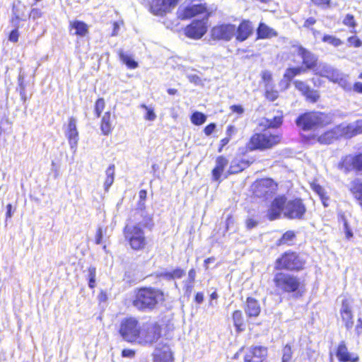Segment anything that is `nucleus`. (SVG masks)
Instances as JSON below:
<instances>
[{"label": "nucleus", "mask_w": 362, "mask_h": 362, "mask_svg": "<svg viewBox=\"0 0 362 362\" xmlns=\"http://www.w3.org/2000/svg\"><path fill=\"white\" fill-rule=\"evenodd\" d=\"M306 72V68L303 66L288 68L284 72V78L292 80L295 76Z\"/></svg>", "instance_id": "obj_31"}, {"label": "nucleus", "mask_w": 362, "mask_h": 362, "mask_svg": "<svg viewBox=\"0 0 362 362\" xmlns=\"http://www.w3.org/2000/svg\"><path fill=\"white\" fill-rule=\"evenodd\" d=\"M122 356L124 358H132L135 356V351L132 349H124L122 351Z\"/></svg>", "instance_id": "obj_56"}, {"label": "nucleus", "mask_w": 362, "mask_h": 362, "mask_svg": "<svg viewBox=\"0 0 362 362\" xmlns=\"http://www.w3.org/2000/svg\"><path fill=\"white\" fill-rule=\"evenodd\" d=\"M237 130L236 128L232 125H230L228 127L226 130V135L227 137H229L230 139L233 135H234L236 133Z\"/></svg>", "instance_id": "obj_63"}, {"label": "nucleus", "mask_w": 362, "mask_h": 362, "mask_svg": "<svg viewBox=\"0 0 362 362\" xmlns=\"http://www.w3.org/2000/svg\"><path fill=\"white\" fill-rule=\"evenodd\" d=\"M276 287L286 293L296 291L300 286V280L296 276L287 273H277L274 278Z\"/></svg>", "instance_id": "obj_7"}, {"label": "nucleus", "mask_w": 362, "mask_h": 362, "mask_svg": "<svg viewBox=\"0 0 362 362\" xmlns=\"http://www.w3.org/2000/svg\"><path fill=\"white\" fill-rule=\"evenodd\" d=\"M262 80L264 82V88L268 86L274 85L273 83L272 74L268 70L262 71L261 73Z\"/></svg>", "instance_id": "obj_43"}, {"label": "nucleus", "mask_w": 362, "mask_h": 362, "mask_svg": "<svg viewBox=\"0 0 362 362\" xmlns=\"http://www.w3.org/2000/svg\"><path fill=\"white\" fill-rule=\"evenodd\" d=\"M253 28L251 22L249 21H243L236 28L235 38L239 42H243L247 40L252 33Z\"/></svg>", "instance_id": "obj_19"}, {"label": "nucleus", "mask_w": 362, "mask_h": 362, "mask_svg": "<svg viewBox=\"0 0 362 362\" xmlns=\"http://www.w3.org/2000/svg\"><path fill=\"white\" fill-rule=\"evenodd\" d=\"M18 36H19V35H18V29H14L10 33V35L8 36V40L11 42H16L18 40Z\"/></svg>", "instance_id": "obj_55"}, {"label": "nucleus", "mask_w": 362, "mask_h": 362, "mask_svg": "<svg viewBox=\"0 0 362 362\" xmlns=\"http://www.w3.org/2000/svg\"><path fill=\"white\" fill-rule=\"evenodd\" d=\"M173 6L168 0H153L151 5V12L157 16H163L168 12Z\"/></svg>", "instance_id": "obj_20"}, {"label": "nucleus", "mask_w": 362, "mask_h": 362, "mask_svg": "<svg viewBox=\"0 0 362 362\" xmlns=\"http://www.w3.org/2000/svg\"><path fill=\"white\" fill-rule=\"evenodd\" d=\"M71 26L73 29H75V35L84 36L88 32L87 25L79 21H75L71 23Z\"/></svg>", "instance_id": "obj_30"}, {"label": "nucleus", "mask_w": 362, "mask_h": 362, "mask_svg": "<svg viewBox=\"0 0 362 362\" xmlns=\"http://www.w3.org/2000/svg\"><path fill=\"white\" fill-rule=\"evenodd\" d=\"M291 79H288L287 78H284V76H283V78L280 81L279 83V87L281 90H286L288 89L290 86V82Z\"/></svg>", "instance_id": "obj_53"}, {"label": "nucleus", "mask_w": 362, "mask_h": 362, "mask_svg": "<svg viewBox=\"0 0 362 362\" xmlns=\"http://www.w3.org/2000/svg\"><path fill=\"white\" fill-rule=\"evenodd\" d=\"M100 129L103 134L108 135L112 132V124L110 122V112H106L101 121Z\"/></svg>", "instance_id": "obj_28"}, {"label": "nucleus", "mask_w": 362, "mask_h": 362, "mask_svg": "<svg viewBox=\"0 0 362 362\" xmlns=\"http://www.w3.org/2000/svg\"><path fill=\"white\" fill-rule=\"evenodd\" d=\"M105 106V100L103 98H99L96 100L95 104V114L97 117H99L101 112L103 111Z\"/></svg>", "instance_id": "obj_46"}, {"label": "nucleus", "mask_w": 362, "mask_h": 362, "mask_svg": "<svg viewBox=\"0 0 362 362\" xmlns=\"http://www.w3.org/2000/svg\"><path fill=\"white\" fill-rule=\"evenodd\" d=\"M160 337V327L156 324L148 325L141 328L138 343L143 345L152 344Z\"/></svg>", "instance_id": "obj_11"}, {"label": "nucleus", "mask_w": 362, "mask_h": 362, "mask_svg": "<svg viewBox=\"0 0 362 362\" xmlns=\"http://www.w3.org/2000/svg\"><path fill=\"white\" fill-rule=\"evenodd\" d=\"M170 348L166 344H158L153 354V362H173Z\"/></svg>", "instance_id": "obj_16"}, {"label": "nucleus", "mask_w": 362, "mask_h": 362, "mask_svg": "<svg viewBox=\"0 0 362 362\" xmlns=\"http://www.w3.org/2000/svg\"><path fill=\"white\" fill-rule=\"evenodd\" d=\"M206 12V6L201 3L193 4L186 6L183 10V18H189L197 14H202Z\"/></svg>", "instance_id": "obj_23"}, {"label": "nucleus", "mask_w": 362, "mask_h": 362, "mask_svg": "<svg viewBox=\"0 0 362 362\" xmlns=\"http://www.w3.org/2000/svg\"><path fill=\"white\" fill-rule=\"evenodd\" d=\"M336 355L338 360L341 362H357L358 361V356H352V355L348 351L344 341H341L339 344Z\"/></svg>", "instance_id": "obj_21"}, {"label": "nucleus", "mask_w": 362, "mask_h": 362, "mask_svg": "<svg viewBox=\"0 0 362 362\" xmlns=\"http://www.w3.org/2000/svg\"><path fill=\"white\" fill-rule=\"evenodd\" d=\"M343 23L346 25V26H349L353 29H354L356 26V23L355 21V19H354V17L353 15H351V14H347L344 20H343Z\"/></svg>", "instance_id": "obj_48"}, {"label": "nucleus", "mask_w": 362, "mask_h": 362, "mask_svg": "<svg viewBox=\"0 0 362 362\" xmlns=\"http://www.w3.org/2000/svg\"><path fill=\"white\" fill-rule=\"evenodd\" d=\"M206 117L202 112H195L191 116V122L195 125H201L206 122Z\"/></svg>", "instance_id": "obj_38"}, {"label": "nucleus", "mask_w": 362, "mask_h": 362, "mask_svg": "<svg viewBox=\"0 0 362 362\" xmlns=\"http://www.w3.org/2000/svg\"><path fill=\"white\" fill-rule=\"evenodd\" d=\"M267 355V349L264 346H257L251 347L250 353L245 356V362H262Z\"/></svg>", "instance_id": "obj_18"}, {"label": "nucleus", "mask_w": 362, "mask_h": 362, "mask_svg": "<svg viewBox=\"0 0 362 362\" xmlns=\"http://www.w3.org/2000/svg\"><path fill=\"white\" fill-rule=\"evenodd\" d=\"M282 123V117L281 116L274 117L272 119H264L260 122L259 125L268 129L276 128Z\"/></svg>", "instance_id": "obj_27"}, {"label": "nucleus", "mask_w": 362, "mask_h": 362, "mask_svg": "<svg viewBox=\"0 0 362 362\" xmlns=\"http://www.w3.org/2000/svg\"><path fill=\"white\" fill-rule=\"evenodd\" d=\"M258 38H272L277 36V33L266 24L261 23L257 30Z\"/></svg>", "instance_id": "obj_26"}, {"label": "nucleus", "mask_w": 362, "mask_h": 362, "mask_svg": "<svg viewBox=\"0 0 362 362\" xmlns=\"http://www.w3.org/2000/svg\"><path fill=\"white\" fill-rule=\"evenodd\" d=\"M322 40L324 42L328 43L334 46V47H338L343 45V41L334 35H325Z\"/></svg>", "instance_id": "obj_36"}, {"label": "nucleus", "mask_w": 362, "mask_h": 362, "mask_svg": "<svg viewBox=\"0 0 362 362\" xmlns=\"http://www.w3.org/2000/svg\"><path fill=\"white\" fill-rule=\"evenodd\" d=\"M106 174V179L104 182V187L106 191L108 190V189L110 187V186L112 185L114 182V176H115V165H110L105 172Z\"/></svg>", "instance_id": "obj_32"}, {"label": "nucleus", "mask_w": 362, "mask_h": 362, "mask_svg": "<svg viewBox=\"0 0 362 362\" xmlns=\"http://www.w3.org/2000/svg\"><path fill=\"white\" fill-rule=\"evenodd\" d=\"M76 119L71 117L69 118L68 124L65 128L64 134L69 141L71 149L74 152L76 151L79 136L76 127Z\"/></svg>", "instance_id": "obj_14"}, {"label": "nucleus", "mask_w": 362, "mask_h": 362, "mask_svg": "<svg viewBox=\"0 0 362 362\" xmlns=\"http://www.w3.org/2000/svg\"><path fill=\"white\" fill-rule=\"evenodd\" d=\"M185 274V271L180 268H176L172 270L173 280L182 278Z\"/></svg>", "instance_id": "obj_51"}, {"label": "nucleus", "mask_w": 362, "mask_h": 362, "mask_svg": "<svg viewBox=\"0 0 362 362\" xmlns=\"http://www.w3.org/2000/svg\"><path fill=\"white\" fill-rule=\"evenodd\" d=\"M236 34V27L232 24H222L214 27L211 35L214 40L229 41Z\"/></svg>", "instance_id": "obj_12"}, {"label": "nucleus", "mask_w": 362, "mask_h": 362, "mask_svg": "<svg viewBox=\"0 0 362 362\" xmlns=\"http://www.w3.org/2000/svg\"><path fill=\"white\" fill-rule=\"evenodd\" d=\"M306 211L302 200L296 199L287 200L284 196L276 197L272 202L267 216L273 221L279 218L283 212L285 217L290 219H300Z\"/></svg>", "instance_id": "obj_2"}, {"label": "nucleus", "mask_w": 362, "mask_h": 362, "mask_svg": "<svg viewBox=\"0 0 362 362\" xmlns=\"http://www.w3.org/2000/svg\"><path fill=\"white\" fill-rule=\"evenodd\" d=\"M304 262L295 252H286L276 261L278 269L299 270L303 268Z\"/></svg>", "instance_id": "obj_9"}, {"label": "nucleus", "mask_w": 362, "mask_h": 362, "mask_svg": "<svg viewBox=\"0 0 362 362\" xmlns=\"http://www.w3.org/2000/svg\"><path fill=\"white\" fill-rule=\"evenodd\" d=\"M349 46L360 47L362 46V41L356 36H351L347 39Z\"/></svg>", "instance_id": "obj_49"}, {"label": "nucleus", "mask_w": 362, "mask_h": 362, "mask_svg": "<svg viewBox=\"0 0 362 362\" xmlns=\"http://www.w3.org/2000/svg\"><path fill=\"white\" fill-rule=\"evenodd\" d=\"M344 230L346 233L347 239H350L353 236V233L348 226V223L346 220H344Z\"/></svg>", "instance_id": "obj_59"}, {"label": "nucleus", "mask_w": 362, "mask_h": 362, "mask_svg": "<svg viewBox=\"0 0 362 362\" xmlns=\"http://www.w3.org/2000/svg\"><path fill=\"white\" fill-rule=\"evenodd\" d=\"M230 110L233 112L237 113L238 115H241L244 112V109L241 105H232L230 107Z\"/></svg>", "instance_id": "obj_61"}, {"label": "nucleus", "mask_w": 362, "mask_h": 362, "mask_svg": "<svg viewBox=\"0 0 362 362\" xmlns=\"http://www.w3.org/2000/svg\"><path fill=\"white\" fill-rule=\"evenodd\" d=\"M141 329V327L136 318L127 317L122 320L119 332L124 341L138 343Z\"/></svg>", "instance_id": "obj_6"}, {"label": "nucleus", "mask_w": 362, "mask_h": 362, "mask_svg": "<svg viewBox=\"0 0 362 362\" xmlns=\"http://www.w3.org/2000/svg\"><path fill=\"white\" fill-rule=\"evenodd\" d=\"M96 269L94 267H90L88 269V286L93 288L95 286Z\"/></svg>", "instance_id": "obj_41"}, {"label": "nucleus", "mask_w": 362, "mask_h": 362, "mask_svg": "<svg viewBox=\"0 0 362 362\" xmlns=\"http://www.w3.org/2000/svg\"><path fill=\"white\" fill-rule=\"evenodd\" d=\"M265 96L270 101H274L279 97V92L274 89V85L264 88Z\"/></svg>", "instance_id": "obj_37"}, {"label": "nucleus", "mask_w": 362, "mask_h": 362, "mask_svg": "<svg viewBox=\"0 0 362 362\" xmlns=\"http://www.w3.org/2000/svg\"><path fill=\"white\" fill-rule=\"evenodd\" d=\"M257 221L252 218H248L246 221V226L248 229H252V228H255V226H257Z\"/></svg>", "instance_id": "obj_64"}, {"label": "nucleus", "mask_w": 362, "mask_h": 362, "mask_svg": "<svg viewBox=\"0 0 362 362\" xmlns=\"http://www.w3.org/2000/svg\"><path fill=\"white\" fill-rule=\"evenodd\" d=\"M228 160L223 156H218L216 160V166L212 170L213 179L218 181L224 168L228 165Z\"/></svg>", "instance_id": "obj_25"}, {"label": "nucleus", "mask_w": 362, "mask_h": 362, "mask_svg": "<svg viewBox=\"0 0 362 362\" xmlns=\"http://www.w3.org/2000/svg\"><path fill=\"white\" fill-rule=\"evenodd\" d=\"M349 189L354 197L362 193V180L359 178L354 179L349 185Z\"/></svg>", "instance_id": "obj_34"}, {"label": "nucleus", "mask_w": 362, "mask_h": 362, "mask_svg": "<svg viewBox=\"0 0 362 362\" xmlns=\"http://www.w3.org/2000/svg\"><path fill=\"white\" fill-rule=\"evenodd\" d=\"M255 196L267 198L274 194L276 189V185L270 178L262 179L256 181L252 186Z\"/></svg>", "instance_id": "obj_10"}, {"label": "nucleus", "mask_w": 362, "mask_h": 362, "mask_svg": "<svg viewBox=\"0 0 362 362\" xmlns=\"http://www.w3.org/2000/svg\"><path fill=\"white\" fill-rule=\"evenodd\" d=\"M331 74L329 75L327 78L334 83H337V81L340 79L341 76L343 75L338 70L332 69L330 72Z\"/></svg>", "instance_id": "obj_50"}, {"label": "nucleus", "mask_w": 362, "mask_h": 362, "mask_svg": "<svg viewBox=\"0 0 362 362\" xmlns=\"http://www.w3.org/2000/svg\"><path fill=\"white\" fill-rule=\"evenodd\" d=\"M295 238L293 231L288 230L286 232L282 237L279 240V245H290Z\"/></svg>", "instance_id": "obj_40"}, {"label": "nucleus", "mask_w": 362, "mask_h": 362, "mask_svg": "<svg viewBox=\"0 0 362 362\" xmlns=\"http://www.w3.org/2000/svg\"><path fill=\"white\" fill-rule=\"evenodd\" d=\"M334 138L335 136L334 132H325L324 134L321 135L320 136H319L318 141L322 144H329L333 141Z\"/></svg>", "instance_id": "obj_42"}, {"label": "nucleus", "mask_w": 362, "mask_h": 362, "mask_svg": "<svg viewBox=\"0 0 362 362\" xmlns=\"http://www.w3.org/2000/svg\"><path fill=\"white\" fill-rule=\"evenodd\" d=\"M342 132L346 137L350 138L357 134L358 131L356 130V126L351 124L345 127H342Z\"/></svg>", "instance_id": "obj_44"}, {"label": "nucleus", "mask_w": 362, "mask_h": 362, "mask_svg": "<svg viewBox=\"0 0 362 362\" xmlns=\"http://www.w3.org/2000/svg\"><path fill=\"white\" fill-rule=\"evenodd\" d=\"M293 84L296 88L305 96L307 100L312 103H315L318 100L320 97L318 92L315 90L311 89L305 82L296 80L293 81Z\"/></svg>", "instance_id": "obj_17"}, {"label": "nucleus", "mask_w": 362, "mask_h": 362, "mask_svg": "<svg viewBox=\"0 0 362 362\" xmlns=\"http://www.w3.org/2000/svg\"><path fill=\"white\" fill-rule=\"evenodd\" d=\"M215 129H216V124L214 123H211L204 128V134L206 136H209L212 134V132L214 131Z\"/></svg>", "instance_id": "obj_57"}, {"label": "nucleus", "mask_w": 362, "mask_h": 362, "mask_svg": "<svg viewBox=\"0 0 362 362\" xmlns=\"http://www.w3.org/2000/svg\"><path fill=\"white\" fill-rule=\"evenodd\" d=\"M141 107L146 110V114L144 116L145 119L148 121H153L156 119V115L152 107H149L144 104L141 105Z\"/></svg>", "instance_id": "obj_45"}, {"label": "nucleus", "mask_w": 362, "mask_h": 362, "mask_svg": "<svg viewBox=\"0 0 362 362\" xmlns=\"http://www.w3.org/2000/svg\"><path fill=\"white\" fill-rule=\"evenodd\" d=\"M164 300V294L160 289L155 288H141L139 289L133 300V305L140 310H151Z\"/></svg>", "instance_id": "obj_3"}, {"label": "nucleus", "mask_w": 362, "mask_h": 362, "mask_svg": "<svg viewBox=\"0 0 362 362\" xmlns=\"http://www.w3.org/2000/svg\"><path fill=\"white\" fill-rule=\"evenodd\" d=\"M293 48V52L301 57L303 64V68H306V71L308 70L314 71L317 66V57L301 45H294Z\"/></svg>", "instance_id": "obj_13"}, {"label": "nucleus", "mask_w": 362, "mask_h": 362, "mask_svg": "<svg viewBox=\"0 0 362 362\" xmlns=\"http://www.w3.org/2000/svg\"><path fill=\"white\" fill-rule=\"evenodd\" d=\"M244 168L245 164L243 163H239L237 160H233L231 162L227 173L229 175L235 174L243 170Z\"/></svg>", "instance_id": "obj_39"}, {"label": "nucleus", "mask_w": 362, "mask_h": 362, "mask_svg": "<svg viewBox=\"0 0 362 362\" xmlns=\"http://www.w3.org/2000/svg\"><path fill=\"white\" fill-rule=\"evenodd\" d=\"M281 136L274 129L264 128L262 132L255 134L250 139L251 149L264 150L271 148L281 142Z\"/></svg>", "instance_id": "obj_5"}, {"label": "nucleus", "mask_w": 362, "mask_h": 362, "mask_svg": "<svg viewBox=\"0 0 362 362\" xmlns=\"http://www.w3.org/2000/svg\"><path fill=\"white\" fill-rule=\"evenodd\" d=\"M311 1L315 5L324 7L329 5L330 0H311Z\"/></svg>", "instance_id": "obj_60"}, {"label": "nucleus", "mask_w": 362, "mask_h": 362, "mask_svg": "<svg viewBox=\"0 0 362 362\" xmlns=\"http://www.w3.org/2000/svg\"><path fill=\"white\" fill-rule=\"evenodd\" d=\"M314 189H315V191L320 196V197L322 200L323 204L326 206L327 205L325 204V202L324 201L325 192H324V189H322V187H320V185H316L314 187Z\"/></svg>", "instance_id": "obj_58"}, {"label": "nucleus", "mask_w": 362, "mask_h": 362, "mask_svg": "<svg viewBox=\"0 0 362 362\" xmlns=\"http://www.w3.org/2000/svg\"><path fill=\"white\" fill-rule=\"evenodd\" d=\"M194 281H189L187 280H185L183 281L184 284V290L185 293L187 296H189L191 293L192 292L193 288H194Z\"/></svg>", "instance_id": "obj_52"}, {"label": "nucleus", "mask_w": 362, "mask_h": 362, "mask_svg": "<svg viewBox=\"0 0 362 362\" xmlns=\"http://www.w3.org/2000/svg\"><path fill=\"white\" fill-rule=\"evenodd\" d=\"M135 218L138 221L134 224H127L123 230L125 240L129 243L131 248L134 250H144L147 245L148 241L143 228L151 229L153 226L151 215L146 214L144 211L140 210L135 214Z\"/></svg>", "instance_id": "obj_1"}, {"label": "nucleus", "mask_w": 362, "mask_h": 362, "mask_svg": "<svg viewBox=\"0 0 362 362\" xmlns=\"http://www.w3.org/2000/svg\"><path fill=\"white\" fill-rule=\"evenodd\" d=\"M206 23L207 19L194 21L185 28L186 35L193 39L201 38L207 30Z\"/></svg>", "instance_id": "obj_15"}, {"label": "nucleus", "mask_w": 362, "mask_h": 362, "mask_svg": "<svg viewBox=\"0 0 362 362\" xmlns=\"http://www.w3.org/2000/svg\"><path fill=\"white\" fill-rule=\"evenodd\" d=\"M244 309L245 314L250 317H257L261 311L259 302L251 297L247 298Z\"/></svg>", "instance_id": "obj_22"}, {"label": "nucleus", "mask_w": 362, "mask_h": 362, "mask_svg": "<svg viewBox=\"0 0 362 362\" xmlns=\"http://www.w3.org/2000/svg\"><path fill=\"white\" fill-rule=\"evenodd\" d=\"M103 239V230L101 228H99L97 230L96 236H95V243L97 245H100L102 243Z\"/></svg>", "instance_id": "obj_62"}, {"label": "nucleus", "mask_w": 362, "mask_h": 362, "mask_svg": "<svg viewBox=\"0 0 362 362\" xmlns=\"http://www.w3.org/2000/svg\"><path fill=\"white\" fill-rule=\"evenodd\" d=\"M332 67L328 66L326 64H320L318 67H316L314 70L316 74H319L323 77L327 78L329 75L331 74V71L332 70Z\"/></svg>", "instance_id": "obj_35"}, {"label": "nucleus", "mask_w": 362, "mask_h": 362, "mask_svg": "<svg viewBox=\"0 0 362 362\" xmlns=\"http://www.w3.org/2000/svg\"><path fill=\"white\" fill-rule=\"evenodd\" d=\"M338 168L346 174L354 172L356 175H362V153L349 154L342 157Z\"/></svg>", "instance_id": "obj_8"}, {"label": "nucleus", "mask_w": 362, "mask_h": 362, "mask_svg": "<svg viewBox=\"0 0 362 362\" xmlns=\"http://www.w3.org/2000/svg\"><path fill=\"white\" fill-rule=\"evenodd\" d=\"M120 60L127 65L129 69H134L138 67V63L129 54L123 52L122 50L119 52Z\"/></svg>", "instance_id": "obj_29"}, {"label": "nucleus", "mask_w": 362, "mask_h": 362, "mask_svg": "<svg viewBox=\"0 0 362 362\" xmlns=\"http://www.w3.org/2000/svg\"><path fill=\"white\" fill-rule=\"evenodd\" d=\"M341 317L344 322L346 329L349 330L354 325L353 315L351 308L348 303L345 301L343 302L341 309Z\"/></svg>", "instance_id": "obj_24"}, {"label": "nucleus", "mask_w": 362, "mask_h": 362, "mask_svg": "<svg viewBox=\"0 0 362 362\" xmlns=\"http://www.w3.org/2000/svg\"><path fill=\"white\" fill-rule=\"evenodd\" d=\"M337 83H339L344 89H347V90L351 89L350 83L347 81V80L344 77L343 75L341 76L340 79L337 81Z\"/></svg>", "instance_id": "obj_54"}, {"label": "nucleus", "mask_w": 362, "mask_h": 362, "mask_svg": "<svg viewBox=\"0 0 362 362\" xmlns=\"http://www.w3.org/2000/svg\"><path fill=\"white\" fill-rule=\"evenodd\" d=\"M292 350L289 345H286L283 349V356L281 362H290L292 358Z\"/></svg>", "instance_id": "obj_47"}, {"label": "nucleus", "mask_w": 362, "mask_h": 362, "mask_svg": "<svg viewBox=\"0 0 362 362\" xmlns=\"http://www.w3.org/2000/svg\"><path fill=\"white\" fill-rule=\"evenodd\" d=\"M330 117L320 112H309L304 113L296 119V124L302 129L315 130L329 124Z\"/></svg>", "instance_id": "obj_4"}, {"label": "nucleus", "mask_w": 362, "mask_h": 362, "mask_svg": "<svg viewBox=\"0 0 362 362\" xmlns=\"http://www.w3.org/2000/svg\"><path fill=\"white\" fill-rule=\"evenodd\" d=\"M233 321L238 331L244 329V320L243 313L240 310H235L233 313Z\"/></svg>", "instance_id": "obj_33"}]
</instances>
